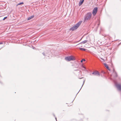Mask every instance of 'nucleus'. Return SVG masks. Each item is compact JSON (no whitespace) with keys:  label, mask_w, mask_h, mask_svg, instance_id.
<instances>
[{"label":"nucleus","mask_w":121,"mask_h":121,"mask_svg":"<svg viewBox=\"0 0 121 121\" xmlns=\"http://www.w3.org/2000/svg\"><path fill=\"white\" fill-rule=\"evenodd\" d=\"M81 21H79L77 24L71 27L69 29L70 30L73 31L77 29L82 23Z\"/></svg>","instance_id":"f257e3e1"},{"label":"nucleus","mask_w":121,"mask_h":121,"mask_svg":"<svg viewBox=\"0 0 121 121\" xmlns=\"http://www.w3.org/2000/svg\"><path fill=\"white\" fill-rule=\"evenodd\" d=\"M91 16L92 13L91 12H89L87 13L84 18V21L85 22L90 20L91 17Z\"/></svg>","instance_id":"f03ea898"},{"label":"nucleus","mask_w":121,"mask_h":121,"mask_svg":"<svg viewBox=\"0 0 121 121\" xmlns=\"http://www.w3.org/2000/svg\"><path fill=\"white\" fill-rule=\"evenodd\" d=\"M65 60L68 61H69L70 60H75V58L73 56H67L65 57Z\"/></svg>","instance_id":"7ed1b4c3"},{"label":"nucleus","mask_w":121,"mask_h":121,"mask_svg":"<svg viewBox=\"0 0 121 121\" xmlns=\"http://www.w3.org/2000/svg\"><path fill=\"white\" fill-rule=\"evenodd\" d=\"M113 81L117 89L119 91H121V86L119 84H117L115 80H113Z\"/></svg>","instance_id":"20e7f679"},{"label":"nucleus","mask_w":121,"mask_h":121,"mask_svg":"<svg viewBox=\"0 0 121 121\" xmlns=\"http://www.w3.org/2000/svg\"><path fill=\"white\" fill-rule=\"evenodd\" d=\"M97 10L98 8L97 7H95L93 9L92 13L94 16L96 15Z\"/></svg>","instance_id":"39448f33"},{"label":"nucleus","mask_w":121,"mask_h":121,"mask_svg":"<svg viewBox=\"0 0 121 121\" xmlns=\"http://www.w3.org/2000/svg\"><path fill=\"white\" fill-rule=\"evenodd\" d=\"M92 74L95 75H97L99 76V73L97 71H95L92 73Z\"/></svg>","instance_id":"423d86ee"},{"label":"nucleus","mask_w":121,"mask_h":121,"mask_svg":"<svg viewBox=\"0 0 121 121\" xmlns=\"http://www.w3.org/2000/svg\"><path fill=\"white\" fill-rule=\"evenodd\" d=\"M113 74H114L115 77H117V74L116 72L115 71L114 69H113Z\"/></svg>","instance_id":"0eeeda50"},{"label":"nucleus","mask_w":121,"mask_h":121,"mask_svg":"<svg viewBox=\"0 0 121 121\" xmlns=\"http://www.w3.org/2000/svg\"><path fill=\"white\" fill-rule=\"evenodd\" d=\"M81 69L82 70L84 71L85 72H88V71L86 69V68L84 66H82V68Z\"/></svg>","instance_id":"6e6552de"},{"label":"nucleus","mask_w":121,"mask_h":121,"mask_svg":"<svg viewBox=\"0 0 121 121\" xmlns=\"http://www.w3.org/2000/svg\"><path fill=\"white\" fill-rule=\"evenodd\" d=\"M87 41H88L87 40H84V41L82 42L81 43H79V44H77V45H79V44H85V43H87Z\"/></svg>","instance_id":"1a4fd4ad"},{"label":"nucleus","mask_w":121,"mask_h":121,"mask_svg":"<svg viewBox=\"0 0 121 121\" xmlns=\"http://www.w3.org/2000/svg\"><path fill=\"white\" fill-rule=\"evenodd\" d=\"M84 1V0H81L79 2V6L81 5L83 3Z\"/></svg>","instance_id":"9d476101"},{"label":"nucleus","mask_w":121,"mask_h":121,"mask_svg":"<svg viewBox=\"0 0 121 121\" xmlns=\"http://www.w3.org/2000/svg\"><path fill=\"white\" fill-rule=\"evenodd\" d=\"M104 66L108 70H110L109 67L108 66V65L106 63H104Z\"/></svg>","instance_id":"9b49d317"},{"label":"nucleus","mask_w":121,"mask_h":121,"mask_svg":"<svg viewBox=\"0 0 121 121\" xmlns=\"http://www.w3.org/2000/svg\"><path fill=\"white\" fill-rule=\"evenodd\" d=\"M34 17V15H32L30 17H29L27 19L28 20H30V19L33 18Z\"/></svg>","instance_id":"f8f14e48"},{"label":"nucleus","mask_w":121,"mask_h":121,"mask_svg":"<svg viewBox=\"0 0 121 121\" xmlns=\"http://www.w3.org/2000/svg\"><path fill=\"white\" fill-rule=\"evenodd\" d=\"M79 49L81 50H83L85 51L86 50V49L83 48H80Z\"/></svg>","instance_id":"ddd939ff"},{"label":"nucleus","mask_w":121,"mask_h":121,"mask_svg":"<svg viewBox=\"0 0 121 121\" xmlns=\"http://www.w3.org/2000/svg\"><path fill=\"white\" fill-rule=\"evenodd\" d=\"M24 4V3L23 2H21L19 3L17 5V6L21 4Z\"/></svg>","instance_id":"4468645a"},{"label":"nucleus","mask_w":121,"mask_h":121,"mask_svg":"<svg viewBox=\"0 0 121 121\" xmlns=\"http://www.w3.org/2000/svg\"><path fill=\"white\" fill-rule=\"evenodd\" d=\"M83 61H86V60H85V59H82V60L81 61V63H82V62Z\"/></svg>","instance_id":"2eb2a0df"},{"label":"nucleus","mask_w":121,"mask_h":121,"mask_svg":"<svg viewBox=\"0 0 121 121\" xmlns=\"http://www.w3.org/2000/svg\"><path fill=\"white\" fill-rule=\"evenodd\" d=\"M7 18V17H4L3 19V20H4L5 19H6Z\"/></svg>","instance_id":"dca6fc26"},{"label":"nucleus","mask_w":121,"mask_h":121,"mask_svg":"<svg viewBox=\"0 0 121 121\" xmlns=\"http://www.w3.org/2000/svg\"><path fill=\"white\" fill-rule=\"evenodd\" d=\"M84 82H85V81H84V82H83V85H82V86H83V84H84ZM82 87H81V88L80 89V90H81V88ZM80 90L79 91V92H78H78H79V91H80Z\"/></svg>","instance_id":"f3484780"},{"label":"nucleus","mask_w":121,"mask_h":121,"mask_svg":"<svg viewBox=\"0 0 121 121\" xmlns=\"http://www.w3.org/2000/svg\"><path fill=\"white\" fill-rule=\"evenodd\" d=\"M42 54H43V55L44 56L45 55V54L44 53H43Z\"/></svg>","instance_id":"a211bd4d"},{"label":"nucleus","mask_w":121,"mask_h":121,"mask_svg":"<svg viewBox=\"0 0 121 121\" xmlns=\"http://www.w3.org/2000/svg\"><path fill=\"white\" fill-rule=\"evenodd\" d=\"M55 119L56 121H57V118H56V117H55Z\"/></svg>","instance_id":"6ab92c4d"},{"label":"nucleus","mask_w":121,"mask_h":121,"mask_svg":"<svg viewBox=\"0 0 121 121\" xmlns=\"http://www.w3.org/2000/svg\"><path fill=\"white\" fill-rule=\"evenodd\" d=\"M3 43H0V44H3Z\"/></svg>","instance_id":"aec40b11"},{"label":"nucleus","mask_w":121,"mask_h":121,"mask_svg":"<svg viewBox=\"0 0 121 121\" xmlns=\"http://www.w3.org/2000/svg\"><path fill=\"white\" fill-rule=\"evenodd\" d=\"M81 39H80V40H79V41H78V42H79V41H80L81 40Z\"/></svg>","instance_id":"412c9836"},{"label":"nucleus","mask_w":121,"mask_h":121,"mask_svg":"<svg viewBox=\"0 0 121 121\" xmlns=\"http://www.w3.org/2000/svg\"><path fill=\"white\" fill-rule=\"evenodd\" d=\"M79 78L80 79H81V78Z\"/></svg>","instance_id":"4be33fe9"},{"label":"nucleus","mask_w":121,"mask_h":121,"mask_svg":"<svg viewBox=\"0 0 121 121\" xmlns=\"http://www.w3.org/2000/svg\"><path fill=\"white\" fill-rule=\"evenodd\" d=\"M54 117H55V115H54Z\"/></svg>","instance_id":"5701e85b"},{"label":"nucleus","mask_w":121,"mask_h":121,"mask_svg":"<svg viewBox=\"0 0 121 121\" xmlns=\"http://www.w3.org/2000/svg\"><path fill=\"white\" fill-rule=\"evenodd\" d=\"M34 48H34H34H33V49H34Z\"/></svg>","instance_id":"b1692460"},{"label":"nucleus","mask_w":121,"mask_h":121,"mask_svg":"<svg viewBox=\"0 0 121 121\" xmlns=\"http://www.w3.org/2000/svg\"><path fill=\"white\" fill-rule=\"evenodd\" d=\"M98 25H99V24H98Z\"/></svg>","instance_id":"393cba45"}]
</instances>
